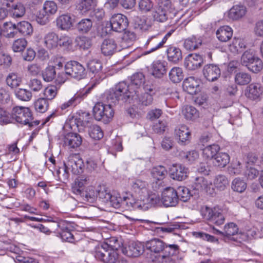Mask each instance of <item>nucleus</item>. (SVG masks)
<instances>
[{"mask_svg": "<svg viewBox=\"0 0 263 263\" xmlns=\"http://www.w3.org/2000/svg\"><path fill=\"white\" fill-rule=\"evenodd\" d=\"M134 92L129 89L128 84L125 82H121L108 91L106 99L109 103L115 104L120 101L126 102L134 98Z\"/></svg>", "mask_w": 263, "mask_h": 263, "instance_id": "nucleus-1", "label": "nucleus"}, {"mask_svg": "<svg viewBox=\"0 0 263 263\" xmlns=\"http://www.w3.org/2000/svg\"><path fill=\"white\" fill-rule=\"evenodd\" d=\"M160 199L156 195L148 196H139L137 198L133 196L129 197L127 202L125 203L127 205V210H139L146 211L152 206L158 204Z\"/></svg>", "mask_w": 263, "mask_h": 263, "instance_id": "nucleus-2", "label": "nucleus"}, {"mask_svg": "<svg viewBox=\"0 0 263 263\" xmlns=\"http://www.w3.org/2000/svg\"><path fill=\"white\" fill-rule=\"evenodd\" d=\"M15 119V121L22 124L28 125L32 127L37 125L39 122H32V115L30 109L28 107L23 106H15L13 108L12 110V119Z\"/></svg>", "mask_w": 263, "mask_h": 263, "instance_id": "nucleus-3", "label": "nucleus"}, {"mask_svg": "<svg viewBox=\"0 0 263 263\" xmlns=\"http://www.w3.org/2000/svg\"><path fill=\"white\" fill-rule=\"evenodd\" d=\"M95 256L98 260L104 263H116L118 253L114 249H110L107 243L96 248Z\"/></svg>", "mask_w": 263, "mask_h": 263, "instance_id": "nucleus-4", "label": "nucleus"}, {"mask_svg": "<svg viewBox=\"0 0 263 263\" xmlns=\"http://www.w3.org/2000/svg\"><path fill=\"white\" fill-rule=\"evenodd\" d=\"M93 115L96 120H102L107 123L114 117V111L110 104H105L98 102L93 107Z\"/></svg>", "mask_w": 263, "mask_h": 263, "instance_id": "nucleus-5", "label": "nucleus"}, {"mask_svg": "<svg viewBox=\"0 0 263 263\" xmlns=\"http://www.w3.org/2000/svg\"><path fill=\"white\" fill-rule=\"evenodd\" d=\"M143 90L140 91L135 90L134 98L132 100H137L139 104L147 106L151 105L153 101V95L154 94L153 86L151 84H145L142 87Z\"/></svg>", "mask_w": 263, "mask_h": 263, "instance_id": "nucleus-6", "label": "nucleus"}, {"mask_svg": "<svg viewBox=\"0 0 263 263\" xmlns=\"http://www.w3.org/2000/svg\"><path fill=\"white\" fill-rule=\"evenodd\" d=\"M201 213L203 217L217 226H220L224 223L225 218L221 210L214 208L213 209L206 206L201 208Z\"/></svg>", "mask_w": 263, "mask_h": 263, "instance_id": "nucleus-7", "label": "nucleus"}, {"mask_svg": "<svg viewBox=\"0 0 263 263\" xmlns=\"http://www.w3.org/2000/svg\"><path fill=\"white\" fill-rule=\"evenodd\" d=\"M171 6L172 4L170 0L162 1L153 12L154 20L161 23L166 21L171 11Z\"/></svg>", "mask_w": 263, "mask_h": 263, "instance_id": "nucleus-8", "label": "nucleus"}, {"mask_svg": "<svg viewBox=\"0 0 263 263\" xmlns=\"http://www.w3.org/2000/svg\"><path fill=\"white\" fill-rule=\"evenodd\" d=\"M71 224L65 220H61L57 223L56 230L58 236L63 241L72 242L74 240L73 235L71 231Z\"/></svg>", "mask_w": 263, "mask_h": 263, "instance_id": "nucleus-9", "label": "nucleus"}, {"mask_svg": "<svg viewBox=\"0 0 263 263\" xmlns=\"http://www.w3.org/2000/svg\"><path fill=\"white\" fill-rule=\"evenodd\" d=\"M106 24L109 25L114 31L121 32L127 28L128 22L125 15L118 13L111 16L109 23L106 22Z\"/></svg>", "mask_w": 263, "mask_h": 263, "instance_id": "nucleus-10", "label": "nucleus"}, {"mask_svg": "<svg viewBox=\"0 0 263 263\" xmlns=\"http://www.w3.org/2000/svg\"><path fill=\"white\" fill-rule=\"evenodd\" d=\"M65 64L68 71V73H70V77L78 80L85 77L86 72L82 64L75 61L67 62Z\"/></svg>", "mask_w": 263, "mask_h": 263, "instance_id": "nucleus-11", "label": "nucleus"}, {"mask_svg": "<svg viewBox=\"0 0 263 263\" xmlns=\"http://www.w3.org/2000/svg\"><path fill=\"white\" fill-rule=\"evenodd\" d=\"M161 201L166 207L175 206L178 201L176 191L172 187L165 189L162 192Z\"/></svg>", "mask_w": 263, "mask_h": 263, "instance_id": "nucleus-12", "label": "nucleus"}, {"mask_svg": "<svg viewBox=\"0 0 263 263\" xmlns=\"http://www.w3.org/2000/svg\"><path fill=\"white\" fill-rule=\"evenodd\" d=\"M175 137L180 144H186L190 142L191 138V130L187 126L181 125L175 129Z\"/></svg>", "mask_w": 263, "mask_h": 263, "instance_id": "nucleus-13", "label": "nucleus"}, {"mask_svg": "<svg viewBox=\"0 0 263 263\" xmlns=\"http://www.w3.org/2000/svg\"><path fill=\"white\" fill-rule=\"evenodd\" d=\"M193 186L195 190L206 192L211 195L215 193V190L212 183L202 176L198 177L195 179Z\"/></svg>", "mask_w": 263, "mask_h": 263, "instance_id": "nucleus-14", "label": "nucleus"}, {"mask_svg": "<svg viewBox=\"0 0 263 263\" xmlns=\"http://www.w3.org/2000/svg\"><path fill=\"white\" fill-rule=\"evenodd\" d=\"M90 89V88H88L87 89H83L78 91L69 100L62 104L60 106V108L63 110L70 106L76 105L87 96Z\"/></svg>", "mask_w": 263, "mask_h": 263, "instance_id": "nucleus-15", "label": "nucleus"}, {"mask_svg": "<svg viewBox=\"0 0 263 263\" xmlns=\"http://www.w3.org/2000/svg\"><path fill=\"white\" fill-rule=\"evenodd\" d=\"M187 168L181 164H173L170 168V175L172 179L178 181L185 180L188 176Z\"/></svg>", "mask_w": 263, "mask_h": 263, "instance_id": "nucleus-16", "label": "nucleus"}, {"mask_svg": "<svg viewBox=\"0 0 263 263\" xmlns=\"http://www.w3.org/2000/svg\"><path fill=\"white\" fill-rule=\"evenodd\" d=\"M203 63L202 57L198 54H190L185 58L184 66L189 70H195L199 68Z\"/></svg>", "mask_w": 263, "mask_h": 263, "instance_id": "nucleus-17", "label": "nucleus"}, {"mask_svg": "<svg viewBox=\"0 0 263 263\" xmlns=\"http://www.w3.org/2000/svg\"><path fill=\"white\" fill-rule=\"evenodd\" d=\"M262 94L263 87L259 83H251L247 87L245 90L246 96L252 100L259 99Z\"/></svg>", "mask_w": 263, "mask_h": 263, "instance_id": "nucleus-18", "label": "nucleus"}, {"mask_svg": "<svg viewBox=\"0 0 263 263\" xmlns=\"http://www.w3.org/2000/svg\"><path fill=\"white\" fill-rule=\"evenodd\" d=\"M91 118L88 113L83 112L81 114L76 116L73 119V122L78 128L79 132H83L85 128L90 126Z\"/></svg>", "mask_w": 263, "mask_h": 263, "instance_id": "nucleus-19", "label": "nucleus"}, {"mask_svg": "<svg viewBox=\"0 0 263 263\" xmlns=\"http://www.w3.org/2000/svg\"><path fill=\"white\" fill-rule=\"evenodd\" d=\"M68 168L73 174H78L82 172L84 164L81 159L77 156L73 155L68 158V160L65 163Z\"/></svg>", "mask_w": 263, "mask_h": 263, "instance_id": "nucleus-20", "label": "nucleus"}, {"mask_svg": "<svg viewBox=\"0 0 263 263\" xmlns=\"http://www.w3.org/2000/svg\"><path fill=\"white\" fill-rule=\"evenodd\" d=\"M200 82L193 77L186 78L183 82V88L184 91L191 95H195L199 90Z\"/></svg>", "mask_w": 263, "mask_h": 263, "instance_id": "nucleus-21", "label": "nucleus"}, {"mask_svg": "<svg viewBox=\"0 0 263 263\" xmlns=\"http://www.w3.org/2000/svg\"><path fill=\"white\" fill-rule=\"evenodd\" d=\"M57 27L61 30L68 31L73 26V19L68 13L60 15L56 19Z\"/></svg>", "mask_w": 263, "mask_h": 263, "instance_id": "nucleus-22", "label": "nucleus"}, {"mask_svg": "<svg viewBox=\"0 0 263 263\" xmlns=\"http://www.w3.org/2000/svg\"><path fill=\"white\" fill-rule=\"evenodd\" d=\"M247 13L246 8L242 5H235L226 13L229 20L237 21L242 18Z\"/></svg>", "mask_w": 263, "mask_h": 263, "instance_id": "nucleus-23", "label": "nucleus"}, {"mask_svg": "<svg viewBox=\"0 0 263 263\" xmlns=\"http://www.w3.org/2000/svg\"><path fill=\"white\" fill-rule=\"evenodd\" d=\"M204 77L209 81H214L220 76L221 71L219 68L214 64H208L204 66L203 69Z\"/></svg>", "mask_w": 263, "mask_h": 263, "instance_id": "nucleus-24", "label": "nucleus"}, {"mask_svg": "<svg viewBox=\"0 0 263 263\" xmlns=\"http://www.w3.org/2000/svg\"><path fill=\"white\" fill-rule=\"evenodd\" d=\"M146 84L145 83L144 76L142 73L138 72L133 74L131 78V82L128 84L129 89L132 91L139 90L141 91L142 87ZM146 84H148L146 83Z\"/></svg>", "mask_w": 263, "mask_h": 263, "instance_id": "nucleus-25", "label": "nucleus"}, {"mask_svg": "<svg viewBox=\"0 0 263 263\" xmlns=\"http://www.w3.org/2000/svg\"><path fill=\"white\" fill-rule=\"evenodd\" d=\"M101 50L104 55H112L117 50V44L114 39H106L101 44Z\"/></svg>", "mask_w": 263, "mask_h": 263, "instance_id": "nucleus-26", "label": "nucleus"}, {"mask_svg": "<svg viewBox=\"0 0 263 263\" xmlns=\"http://www.w3.org/2000/svg\"><path fill=\"white\" fill-rule=\"evenodd\" d=\"M109 201L111 205L115 208H122L127 210V205L125 204L129 197H122L120 193L114 192L110 196Z\"/></svg>", "mask_w": 263, "mask_h": 263, "instance_id": "nucleus-27", "label": "nucleus"}, {"mask_svg": "<svg viewBox=\"0 0 263 263\" xmlns=\"http://www.w3.org/2000/svg\"><path fill=\"white\" fill-rule=\"evenodd\" d=\"M167 62L164 61H154L152 65V73L156 78H161L166 72Z\"/></svg>", "mask_w": 263, "mask_h": 263, "instance_id": "nucleus-28", "label": "nucleus"}, {"mask_svg": "<svg viewBox=\"0 0 263 263\" xmlns=\"http://www.w3.org/2000/svg\"><path fill=\"white\" fill-rule=\"evenodd\" d=\"M161 40L162 39L159 34H157L149 37L145 44L146 48H149V49L145 52L144 54L151 53V52L162 48L164 44L159 45V43L161 42Z\"/></svg>", "mask_w": 263, "mask_h": 263, "instance_id": "nucleus-29", "label": "nucleus"}, {"mask_svg": "<svg viewBox=\"0 0 263 263\" xmlns=\"http://www.w3.org/2000/svg\"><path fill=\"white\" fill-rule=\"evenodd\" d=\"M143 251V247L135 242H132L127 247L122 249V252L129 257H136L139 256Z\"/></svg>", "mask_w": 263, "mask_h": 263, "instance_id": "nucleus-30", "label": "nucleus"}, {"mask_svg": "<svg viewBox=\"0 0 263 263\" xmlns=\"http://www.w3.org/2000/svg\"><path fill=\"white\" fill-rule=\"evenodd\" d=\"M165 243L159 239L154 238L146 242L145 247L156 253L163 252Z\"/></svg>", "mask_w": 263, "mask_h": 263, "instance_id": "nucleus-31", "label": "nucleus"}, {"mask_svg": "<svg viewBox=\"0 0 263 263\" xmlns=\"http://www.w3.org/2000/svg\"><path fill=\"white\" fill-rule=\"evenodd\" d=\"M96 5V0H81L77 7L81 14H86L93 10Z\"/></svg>", "mask_w": 263, "mask_h": 263, "instance_id": "nucleus-32", "label": "nucleus"}, {"mask_svg": "<svg viewBox=\"0 0 263 263\" xmlns=\"http://www.w3.org/2000/svg\"><path fill=\"white\" fill-rule=\"evenodd\" d=\"M216 34L217 39L220 41L226 42L232 37L233 30L229 26H223L217 30Z\"/></svg>", "mask_w": 263, "mask_h": 263, "instance_id": "nucleus-33", "label": "nucleus"}, {"mask_svg": "<svg viewBox=\"0 0 263 263\" xmlns=\"http://www.w3.org/2000/svg\"><path fill=\"white\" fill-rule=\"evenodd\" d=\"M82 139L81 137L77 133H70L65 137V144L71 148L78 147L81 145Z\"/></svg>", "mask_w": 263, "mask_h": 263, "instance_id": "nucleus-34", "label": "nucleus"}, {"mask_svg": "<svg viewBox=\"0 0 263 263\" xmlns=\"http://www.w3.org/2000/svg\"><path fill=\"white\" fill-rule=\"evenodd\" d=\"M59 37L54 32H49L45 35L44 38L45 46L49 49H52L59 46Z\"/></svg>", "mask_w": 263, "mask_h": 263, "instance_id": "nucleus-35", "label": "nucleus"}, {"mask_svg": "<svg viewBox=\"0 0 263 263\" xmlns=\"http://www.w3.org/2000/svg\"><path fill=\"white\" fill-rule=\"evenodd\" d=\"M93 22L90 18H86L80 20L76 25L77 30L80 34H87L92 29Z\"/></svg>", "mask_w": 263, "mask_h": 263, "instance_id": "nucleus-36", "label": "nucleus"}, {"mask_svg": "<svg viewBox=\"0 0 263 263\" xmlns=\"http://www.w3.org/2000/svg\"><path fill=\"white\" fill-rule=\"evenodd\" d=\"M182 114L184 118L189 121H194L199 116L198 111L193 106L186 105L182 108Z\"/></svg>", "mask_w": 263, "mask_h": 263, "instance_id": "nucleus-37", "label": "nucleus"}, {"mask_svg": "<svg viewBox=\"0 0 263 263\" xmlns=\"http://www.w3.org/2000/svg\"><path fill=\"white\" fill-rule=\"evenodd\" d=\"M132 190L136 195L140 196L147 193V183L141 180H135L132 184Z\"/></svg>", "mask_w": 263, "mask_h": 263, "instance_id": "nucleus-38", "label": "nucleus"}, {"mask_svg": "<svg viewBox=\"0 0 263 263\" xmlns=\"http://www.w3.org/2000/svg\"><path fill=\"white\" fill-rule=\"evenodd\" d=\"M98 189L93 186H88L82 193V199L90 203L93 202L98 197Z\"/></svg>", "mask_w": 263, "mask_h": 263, "instance_id": "nucleus-39", "label": "nucleus"}, {"mask_svg": "<svg viewBox=\"0 0 263 263\" xmlns=\"http://www.w3.org/2000/svg\"><path fill=\"white\" fill-rule=\"evenodd\" d=\"M166 53L168 61L175 63L181 60L182 58L181 50L176 47H169Z\"/></svg>", "mask_w": 263, "mask_h": 263, "instance_id": "nucleus-40", "label": "nucleus"}, {"mask_svg": "<svg viewBox=\"0 0 263 263\" xmlns=\"http://www.w3.org/2000/svg\"><path fill=\"white\" fill-rule=\"evenodd\" d=\"M246 47V45L243 40L241 39L234 38L231 44L229 45L230 51L237 54L241 52Z\"/></svg>", "mask_w": 263, "mask_h": 263, "instance_id": "nucleus-41", "label": "nucleus"}, {"mask_svg": "<svg viewBox=\"0 0 263 263\" xmlns=\"http://www.w3.org/2000/svg\"><path fill=\"white\" fill-rule=\"evenodd\" d=\"M201 44L202 40L200 37L192 36L185 40L184 47L187 50H193L199 48Z\"/></svg>", "mask_w": 263, "mask_h": 263, "instance_id": "nucleus-42", "label": "nucleus"}, {"mask_svg": "<svg viewBox=\"0 0 263 263\" xmlns=\"http://www.w3.org/2000/svg\"><path fill=\"white\" fill-rule=\"evenodd\" d=\"M9 12L13 17H22L25 13V8L20 3H15L13 6L8 8Z\"/></svg>", "mask_w": 263, "mask_h": 263, "instance_id": "nucleus-43", "label": "nucleus"}, {"mask_svg": "<svg viewBox=\"0 0 263 263\" xmlns=\"http://www.w3.org/2000/svg\"><path fill=\"white\" fill-rule=\"evenodd\" d=\"M219 149L220 147L217 144L207 146L203 149V157L208 159L214 158Z\"/></svg>", "mask_w": 263, "mask_h": 263, "instance_id": "nucleus-44", "label": "nucleus"}, {"mask_svg": "<svg viewBox=\"0 0 263 263\" xmlns=\"http://www.w3.org/2000/svg\"><path fill=\"white\" fill-rule=\"evenodd\" d=\"M183 77L182 69L179 67L172 68L169 72L170 79L174 83L180 82L183 80Z\"/></svg>", "mask_w": 263, "mask_h": 263, "instance_id": "nucleus-45", "label": "nucleus"}, {"mask_svg": "<svg viewBox=\"0 0 263 263\" xmlns=\"http://www.w3.org/2000/svg\"><path fill=\"white\" fill-rule=\"evenodd\" d=\"M230 162V156L226 153H219L215 157L213 163L215 165L223 167L227 165Z\"/></svg>", "mask_w": 263, "mask_h": 263, "instance_id": "nucleus-46", "label": "nucleus"}, {"mask_svg": "<svg viewBox=\"0 0 263 263\" xmlns=\"http://www.w3.org/2000/svg\"><path fill=\"white\" fill-rule=\"evenodd\" d=\"M251 75L247 72H239L237 73L235 76V82L238 85H245L251 81Z\"/></svg>", "mask_w": 263, "mask_h": 263, "instance_id": "nucleus-47", "label": "nucleus"}, {"mask_svg": "<svg viewBox=\"0 0 263 263\" xmlns=\"http://www.w3.org/2000/svg\"><path fill=\"white\" fill-rule=\"evenodd\" d=\"M17 30L23 35H30L33 32L31 24L26 21H22L17 24Z\"/></svg>", "mask_w": 263, "mask_h": 263, "instance_id": "nucleus-48", "label": "nucleus"}, {"mask_svg": "<svg viewBox=\"0 0 263 263\" xmlns=\"http://www.w3.org/2000/svg\"><path fill=\"white\" fill-rule=\"evenodd\" d=\"M136 39V34L131 31H126L122 37V46L123 48H126L132 44Z\"/></svg>", "mask_w": 263, "mask_h": 263, "instance_id": "nucleus-49", "label": "nucleus"}, {"mask_svg": "<svg viewBox=\"0 0 263 263\" xmlns=\"http://www.w3.org/2000/svg\"><path fill=\"white\" fill-rule=\"evenodd\" d=\"M247 67L250 71L257 73L262 69L263 63L262 60L256 56L251 63L249 64Z\"/></svg>", "mask_w": 263, "mask_h": 263, "instance_id": "nucleus-50", "label": "nucleus"}, {"mask_svg": "<svg viewBox=\"0 0 263 263\" xmlns=\"http://www.w3.org/2000/svg\"><path fill=\"white\" fill-rule=\"evenodd\" d=\"M214 184L217 189L222 191L229 184V181L225 176L219 175L215 177Z\"/></svg>", "mask_w": 263, "mask_h": 263, "instance_id": "nucleus-51", "label": "nucleus"}, {"mask_svg": "<svg viewBox=\"0 0 263 263\" xmlns=\"http://www.w3.org/2000/svg\"><path fill=\"white\" fill-rule=\"evenodd\" d=\"M167 171L165 168L161 165H159L153 168L151 174L153 178L161 180L164 179L166 175Z\"/></svg>", "mask_w": 263, "mask_h": 263, "instance_id": "nucleus-52", "label": "nucleus"}, {"mask_svg": "<svg viewBox=\"0 0 263 263\" xmlns=\"http://www.w3.org/2000/svg\"><path fill=\"white\" fill-rule=\"evenodd\" d=\"M22 79L15 73H10L6 78L7 85L11 88L18 87L21 83Z\"/></svg>", "mask_w": 263, "mask_h": 263, "instance_id": "nucleus-53", "label": "nucleus"}, {"mask_svg": "<svg viewBox=\"0 0 263 263\" xmlns=\"http://www.w3.org/2000/svg\"><path fill=\"white\" fill-rule=\"evenodd\" d=\"M256 57V55L252 50H246L241 55L240 59L241 64L243 66L247 67Z\"/></svg>", "mask_w": 263, "mask_h": 263, "instance_id": "nucleus-54", "label": "nucleus"}, {"mask_svg": "<svg viewBox=\"0 0 263 263\" xmlns=\"http://www.w3.org/2000/svg\"><path fill=\"white\" fill-rule=\"evenodd\" d=\"M180 155L190 163L194 162L199 157V153L196 151H191L187 152H181Z\"/></svg>", "mask_w": 263, "mask_h": 263, "instance_id": "nucleus-55", "label": "nucleus"}, {"mask_svg": "<svg viewBox=\"0 0 263 263\" xmlns=\"http://www.w3.org/2000/svg\"><path fill=\"white\" fill-rule=\"evenodd\" d=\"M43 10L49 16L54 14L58 10L57 4L52 1H46L43 7Z\"/></svg>", "mask_w": 263, "mask_h": 263, "instance_id": "nucleus-56", "label": "nucleus"}, {"mask_svg": "<svg viewBox=\"0 0 263 263\" xmlns=\"http://www.w3.org/2000/svg\"><path fill=\"white\" fill-rule=\"evenodd\" d=\"M247 187V183L239 178L234 179L232 183V189L233 191L239 193L243 192Z\"/></svg>", "mask_w": 263, "mask_h": 263, "instance_id": "nucleus-57", "label": "nucleus"}, {"mask_svg": "<svg viewBox=\"0 0 263 263\" xmlns=\"http://www.w3.org/2000/svg\"><path fill=\"white\" fill-rule=\"evenodd\" d=\"M49 104L48 100L44 98L38 99L34 102L35 110L39 112H45L48 108Z\"/></svg>", "mask_w": 263, "mask_h": 263, "instance_id": "nucleus-58", "label": "nucleus"}, {"mask_svg": "<svg viewBox=\"0 0 263 263\" xmlns=\"http://www.w3.org/2000/svg\"><path fill=\"white\" fill-rule=\"evenodd\" d=\"M89 136L95 140H100L103 137V133L101 128L97 125H93L89 127L88 130Z\"/></svg>", "mask_w": 263, "mask_h": 263, "instance_id": "nucleus-59", "label": "nucleus"}, {"mask_svg": "<svg viewBox=\"0 0 263 263\" xmlns=\"http://www.w3.org/2000/svg\"><path fill=\"white\" fill-rule=\"evenodd\" d=\"M70 170L68 168L65 163H64V166L60 167L57 171V175L59 180L63 183H66L69 178Z\"/></svg>", "mask_w": 263, "mask_h": 263, "instance_id": "nucleus-60", "label": "nucleus"}, {"mask_svg": "<svg viewBox=\"0 0 263 263\" xmlns=\"http://www.w3.org/2000/svg\"><path fill=\"white\" fill-rule=\"evenodd\" d=\"M55 76L56 71L53 66H49L46 67L42 73L43 79L46 82L52 81L55 78Z\"/></svg>", "mask_w": 263, "mask_h": 263, "instance_id": "nucleus-61", "label": "nucleus"}, {"mask_svg": "<svg viewBox=\"0 0 263 263\" xmlns=\"http://www.w3.org/2000/svg\"><path fill=\"white\" fill-rule=\"evenodd\" d=\"M16 97L24 101H30L32 98V93L26 89L20 88L15 91Z\"/></svg>", "mask_w": 263, "mask_h": 263, "instance_id": "nucleus-62", "label": "nucleus"}, {"mask_svg": "<svg viewBox=\"0 0 263 263\" xmlns=\"http://www.w3.org/2000/svg\"><path fill=\"white\" fill-rule=\"evenodd\" d=\"M238 231L237 226L233 222L228 223L225 225L224 228V236L228 238L236 234Z\"/></svg>", "mask_w": 263, "mask_h": 263, "instance_id": "nucleus-63", "label": "nucleus"}, {"mask_svg": "<svg viewBox=\"0 0 263 263\" xmlns=\"http://www.w3.org/2000/svg\"><path fill=\"white\" fill-rule=\"evenodd\" d=\"M98 197L103 202H107L110 199L111 193L104 186H100L98 187Z\"/></svg>", "mask_w": 263, "mask_h": 263, "instance_id": "nucleus-64", "label": "nucleus"}]
</instances>
